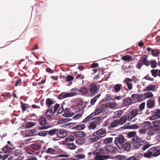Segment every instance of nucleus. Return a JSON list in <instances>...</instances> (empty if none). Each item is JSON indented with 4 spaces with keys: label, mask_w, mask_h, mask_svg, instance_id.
Segmentation results:
<instances>
[{
    "label": "nucleus",
    "mask_w": 160,
    "mask_h": 160,
    "mask_svg": "<svg viewBox=\"0 0 160 160\" xmlns=\"http://www.w3.org/2000/svg\"><path fill=\"white\" fill-rule=\"evenodd\" d=\"M67 147L71 150H73L76 148V145L73 143H67V144H65Z\"/></svg>",
    "instance_id": "38"
},
{
    "label": "nucleus",
    "mask_w": 160,
    "mask_h": 160,
    "mask_svg": "<svg viewBox=\"0 0 160 160\" xmlns=\"http://www.w3.org/2000/svg\"><path fill=\"white\" fill-rule=\"evenodd\" d=\"M131 97L136 102H141L144 100L142 94H133L132 95Z\"/></svg>",
    "instance_id": "8"
},
{
    "label": "nucleus",
    "mask_w": 160,
    "mask_h": 160,
    "mask_svg": "<svg viewBox=\"0 0 160 160\" xmlns=\"http://www.w3.org/2000/svg\"><path fill=\"white\" fill-rule=\"evenodd\" d=\"M125 138L122 135L119 136L115 138V143L119 148L120 145H122L124 143Z\"/></svg>",
    "instance_id": "7"
},
{
    "label": "nucleus",
    "mask_w": 160,
    "mask_h": 160,
    "mask_svg": "<svg viewBox=\"0 0 160 160\" xmlns=\"http://www.w3.org/2000/svg\"><path fill=\"white\" fill-rule=\"evenodd\" d=\"M118 106V105L117 103H116V102L113 99L111 100L109 104V107L112 109L116 108Z\"/></svg>",
    "instance_id": "30"
},
{
    "label": "nucleus",
    "mask_w": 160,
    "mask_h": 160,
    "mask_svg": "<svg viewBox=\"0 0 160 160\" xmlns=\"http://www.w3.org/2000/svg\"><path fill=\"white\" fill-rule=\"evenodd\" d=\"M125 116L126 117L127 121H131L133 118V117L132 116V115H131V114H128L127 115H125Z\"/></svg>",
    "instance_id": "64"
},
{
    "label": "nucleus",
    "mask_w": 160,
    "mask_h": 160,
    "mask_svg": "<svg viewBox=\"0 0 160 160\" xmlns=\"http://www.w3.org/2000/svg\"><path fill=\"white\" fill-rule=\"evenodd\" d=\"M156 88V86L155 85H150L146 87L143 90V92H146L148 91H154Z\"/></svg>",
    "instance_id": "26"
},
{
    "label": "nucleus",
    "mask_w": 160,
    "mask_h": 160,
    "mask_svg": "<svg viewBox=\"0 0 160 160\" xmlns=\"http://www.w3.org/2000/svg\"><path fill=\"white\" fill-rule=\"evenodd\" d=\"M68 135V132L63 130H58L57 133V136L60 138H63L66 137Z\"/></svg>",
    "instance_id": "18"
},
{
    "label": "nucleus",
    "mask_w": 160,
    "mask_h": 160,
    "mask_svg": "<svg viewBox=\"0 0 160 160\" xmlns=\"http://www.w3.org/2000/svg\"><path fill=\"white\" fill-rule=\"evenodd\" d=\"M158 72V69H153L151 71L152 76L154 77H157Z\"/></svg>",
    "instance_id": "48"
},
{
    "label": "nucleus",
    "mask_w": 160,
    "mask_h": 160,
    "mask_svg": "<svg viewBox=\"0 0 160 160\" xmlns=\"http://www.w3.org/2000/svg\"><path fill=\"white\" fill-rule=\"evenodd\" d=\"M74 140V138L73 136L71 135L69 136L68 137L66 138L65 140V144H67V143H70V142H72Z\"/></svg>",
    "instance_id": "31"
},
{
    "label": "nucleus",
    "mask_w": 160,
    "mask_h": 160,
    "mask_svg": "<svg viewBox=\"0 0 160 160\" xmlns=\"http://www.w3.org/2000/svg\"><path fill=\"white\" fill-rule=\"evenodd\" d=\"M132 139L134 147L136 148H140L142 146V143H143L142 142L141 138L137 136L134 137Z\"/></svg>",
    "instance_id": "5"
},
{
    "label": "nucleus",
    "mask_w": 160,
    "mask_h": 160,
    "mask_svg": "<svg viewBox=\"0 0 160 160\" xmlns=\"http://www.w3.org/2000/svg\"><path fill=\"white\" fill-rule=\"evenodd\" d=\"M48 134V131H41L39 132L38 135L42 137H45Z\"/></svg>",
    "instance_id": "46"
},
{
    "label": "nucleus",
    "mask_w": 160,
    "mask_h": 160,
    "mask_svg": "<svg viewBox=\"0 0 160 160\" xmlns=\"http://www.w3.org/2000/svg\"><path fill=\"white\" fill-rule=\"evenodd\" d=\"M155 99H149L147 102V108L149 109H152L155 106Z\"/></svg>",
    "instance_id": "16"
},
{
    "label": "nucleus",
    "mask_w": 160,
    "mask_h": 160,
    "mask_svg": "<svg viewBox=\"0 0 160 160\" xmlns=\"http://www.w3.org/2000/svg\"><path fill=\"white\" fill-rule=\"evenodd\" d=\"M110 156L108 155H102L101 154H96L94 158L95 160H104L110 158Z\"/></svg>",
    "instance_id": "12"
},
{
    "label": "nucleus",
    "mask_w": 160,
    "mask_h": 160,
    "mask_svg": "<svg viewBox=\"0 0 160 160\" xmlns=\"http://www.w3.org/2000/svg\"><path fill=\"white\" fill-rule=\"evenodd\" d=\"M54 113H55L53 112L52 107H51L48 109L46 113L45 116L49 120H51L53 118Z\"/></svg>",
    "instance_id": "11"
},
{
    "label": "nucleus",
    "mask_w": 160,
    "mask_h": 160,
    "mask_svg": "<svg viewBox=\"0 0 160 160\" xmlns=\"http://www.w3.org/2000/svg\"><path fill=\"white\" fill-rule=\"evenodd\" d=\"M2 152L0 151V159H2V160H5L7 159L8 155L7 154H5L4 155H2Z\"/></svg>",
    "instance_id": "55"
},
{
    "label": "nucleus",
    "mask_w": 160,
    "mask_h": 160,
    "mask_svg": "<svg viewBox=\"0 0 160 160\" xmlns=\"http://www.w3.org/2000/svg\"><path fill=\"white\" fill-rule=\"evenodd\" d=\"M113 138H106L104 141L103 143L107 144L112 142Z\"/></svg>",
    "instance_id": "51"
},
{
    "label": "nucleus",
    "mask_w": 160,
    "mask_h": 160,
    "mask_svg": "<svg viewBox=\"0 0 160 160\" xmlns=\"http://www.w3.org/2000/svg\"><path fill=\"white\" fill-rule=\"evenodd\" d=\"M75 92H64V98H66L74 96L75 95Z\"/></svg>",
    "instance_id": "42"
},
{
    "label": "nucleus",
    "mask_w": 160,
    "mask_h": 160,
    "mask_svg": "<svg viewBox=\"0 0 160 160\" xmlns=\"http://www.w3.org/2000/svg\"><path fill=\"white\" fill-rule=\"evenodd\" d=\"M151 123L149 121L144 122L142 124V127L143 128L146 129L147 130L152 129Z\"/></svg>",
    "instance_id": "21"
},
{
    "label": "nucleus",
    "mask_w": 160,
    "mask_h": 160,
    "mask_svg": "<svg viewBox=\"0 0 160 160\" xmlns=\"http://www.w3.org/2000/svg\"><path fill=\"white\" fill-rule=\"evenodd\" d=\"M159 54H160V52L157 49H155L152 51V54L154 57L158 56Z\"/></svg>",
    "instance_id": "39"
},
{
    "label": "nucleus",
    "mask_w": 160,
    "mask_h": 160,
    "mask_svg": "<svg viewBox=\"0 0 160 160\" xmlns=\"http://www.w3.org/2000/svg\"><path fill=\"white\" fill-rule=\"evenodd\" d=\"M122 88V84L119 83L117 84L113 85L112 88V91L115 93H118Z\"/></svg>",
    "instance_id": "17"
},
{
    "label": "nucleus",
    "mask_w": 160,
    "mask_h": 160,
    "mask_svg": "<svg viewBox=\"0 0 160 160\" xmlns=\"http://www.w3.org/2000/svg\"><path fill=\"white\" fill-rule=\"evenodd\" d=\"M119 124V122L118 119L115 120L112 122L111 124V128H114Z\"/></svg>",
    "instance_id": "43"
},
{
    "label": "nucleus",
    "mask_w": 160,
    "mask_h": 160,
    "mask_svg": "<svg viewBox=\"0 0 160 160\" xmlns=\"http://www.w3.org/2000/svg\"><path fill=\"white\" fill-rule=\"evenodd\" d=\"M143 78L146 80L150 81H153L154 80L153 78H151L149 74H148L146 76H145Z\"/></svg>",
    "instance_id": "62"
},
{
    "label": "nucleus",
    "mask_w": 160,
    "mask_h": 160,
    "mask_svg": "<svg viewBox=\"0 0 160 160\" xmlns=\"http://www.w3.org/2000/svg\"><path fill=\"white\" fill-rule=\"evenodd\" d=\"M148 56L146 55H144L140 59L139 62H140L142 64L147 66L150 65V61L147 60Z\"/></svg>",
    "instance_id": "13"
},
{
    "label": "nucleus",
    "mask_w": 160,
    "mask_h": 160,
    "mask_svg": "<svg viewBox=\"0 0 160 160\" xmlns=\"http://www.w3.org/2000/svg\"><path fill=\"white\" fill-rule=\"evenodd\" d=\"M74 79V77L71 75H69L67 76L65 78V81L67 82H71Z\"/></svg>",
    "instance_id": "47"
},
{
    "label": "nucleus",
    "mask_w": 160,
    "mask_h": 160,
    "mask_svg": "<svg viewBox=\"0 0 160 160\" xmlns=\"http://www.w3.org/2000/svg\"><path fill=\"white\" fill-rule=\"evenodd\" d=\"M151 146L152 144H148L144 145L142 144V146L140 148H141L142 151H144L148 148Z\"/></svg>",
    "instance_id": "52"
},
{
    "label": "nucleus",
    "mask_w": 160,
    "mask_h": 160,
    "mask_svg": "<svg viewBox=\"0 0 160 160\" xmlns=\"http://www.w3.org/2000/svg\"><path fill=\"white\" fill-rule=\"evenodd\" d=\"M143 96L144 100L147 98H152L153 96V93L150 92H147L143 93Z\"/></svg>",
    "instance_id": "29"
},
{
    "label": "nucleus",
    "mask_w": 160,
    "mask_h": 160,
    "mask_svg": "<svg viewBox=\"0 0 160 160\" xmlns=\"http://www.w3.org/2000/svg\"><path fill=\"white\" fill-rule=\"evenodd\" d=\"M127 118L125 115H123L120 119L118 120L120 125H123L126 123L127 121Z\"/></svg>",
    "instance_id": "35"
},
{
    "label": "nucleus",
    "mask_w": 160,
    "mask_h": 160,
    "mask_svg": "<svg viewBox=\"0 0 160 160\" xmlns=\"http://www.w3.org/2000/svg\"><path fill=\"white\" fill-rule=\"evenodd\" d=\"M22 154V151L20 150H16L14 152V155L16 156H19Z\"/></svg>",
    "instance_id": "54"
},
{
    "label": "nucleus",
    "mask_w": 160,
    "mask_h": 160,
    "mask_svg": "<svg viewBox=\"0 0 160 160\" xmlns=\"http://www.w3.org/2000/svg\"><path fill=\"white\" fill-rule=\"evenodd\" d=\"M89 89L91 93V96H93L99 92V87L95 83L92 82L89 86Z\"/></svg>",
    "instance_id": "1"
},
{
    "label": "nucleus",
    "mask_w": 160,
    "mask_h": 160,
    "mask_svg": "<svg viewBox=\"0 0 160 160\" xmlns=\"http://www.w3.org/2000/svg\"><path fill=\"white\" fill-rule=\"evenodd\" d=\"M58 131V129H51L48 132V133L50 136H52L56 134H57Z\"/></svg>",
    "instance_id": "40"
},
{
    "label": "nucleus",
    "mask_w": 160,
    "mask_h": 160,
    "mask_svg": "<svg viewBox=\"0 0 160 160\" xmlns=\"http://www.w3.org/2000/svg\"><path fill=\"white\" fill-rule=\"evenodd\" d=\"M79 91L84 96L87 95L89 92V91L85 87H81L79 90Z\"/></svg>",
    "instance_id": "28"
},
{
    "label": "nucleus",
    "mask_w": 160,
    "mask_h": 160,
    "mask_svg": "<svg viewBox=\"0 0 160 160\" xmlns=\"http://www.w3.org/2000/svg\"><path fill=\"white\" fill-rule=\"evenodd\" d=\"M108 107L107 104H104L98 105L94 112L96 115L101 112L106 113L108 112Z\"/></svg>",
    "instance_id": "3"
},
{
    "label": "nucleus",
    "mask_w": 160,
    "mask_h": 160,
    "mask_svg": "<svg viewBox=\"0 0 160 160\" xmlns=\"http://www.w3.org/2000/svg\"><path fill=\"white\" fill-rule=\"evenodd\" d=\"M101 94H99L94 97H93L91 100L90 102V104L91 105H94L97 99L100 97L101 96Z\"/></svg>",
    "instance_id": "33"
},
{
    "label": "nucleus",
    "mask_w": 160,
    "mask_h": 160,
    "mask_svg": "<svg viewBox=\"0 0 160 160\" xmlns=\"http://www.w3.org/2000/svg\"><path fill=\"white\" fill-rule=\"evenodd\" d=\"M94 138H91L90 139V143H93L95 142H97V141L99 139H99L97 137H94Z\"/></svg>",
    "instance_id": "59"
},
{
    "label": "nucleus",
    "mask_w": 160,
    "mask_h": 160,
    "mask_svg": "<svg viewBox=\"0 0 160 160\" xmlns=\"http://www.w3.org/2000/svg\"><path fill=\"white\" fill-rule=\"evenodd\" d=\"M86 140L84 138H78L76 140V143L79 145H82L85 143Z\"/></svg>",
    "instance_id": "32"
},
{
    "label": "nucleus",
    "mask_w": 160,
    "mask_h": 160,
    "mask_svg": "<svg viewBox=\"0 0 160 160\" xmlns=\"http://www.w3.org/2000/svg\"><path fill=\"white\" fill-rule=\"evenodd\" d=\"M70 109L68 108H65L64 111V113L62 114V115L66 117H71L74 114V112H70Z\"/></svg>",
    "instance_id": "15"
},
{
    "label": "nucleus",
    "mask_w": 160,
    "mask_h": 160,
    "mask_svg": "<svg viewBox=\"0 0 160 160\" xmlns=\"http://www.w3.org/2000/svg\"><path fill=\"white\" fill-rule=\"evenodd\" d=\"M115 158L119 160H122L126 158V156L124 155H118L115 156Z\"/></svg>",
    "instance_id": "58"
},
{
    "label": "nucleus",
    "mask_w": 160,
    "mask_h": 160,
    "mask_svg": "<svg viewBox=\"0 0 160 160\" xmlns=\"http://www.w3.org/2000/svg\"><path fill=\"white\" fill-rule=\"evenodd\" d=\"M152 129L155 131H159L160 130V126L158 124H153L152 126Z\"/></svg>",
    "instance_id": "49"
},
{
    "label": "nucleus",
    "mask_w": 160,
    "mask_h": 160,
    "mask_svg": "<svg viewBox=\"0 0 160 160\" xmlns=\"http://www.w3.org/2000/svg\"><path fill=\"white\" fill-rule=\"evenodd\" d=\"M132 82V80L128 78H126L123 81V83L127 85L128 90H130L133 88V85Z\"/></svg>",
    "instance_id": "9"
},
{
    "label": "nucleus",
    "mask_w": 160,
    "mask_h": 160,
    "mask_svg": "<svg viewBox=\"0 0 160 160\" xmlns=\"http://www.w3.org/2000/svg\"><path fill=\"white\" fill-rule=\"evenodd\" d=\"M74 135L77 137L82 138L86 136V134L83 131H77L74 133Z\"/></svg>",
    "instance_id": "23"
},
{
    "label": "nucleus",
    "mask_w": 160,
    "mask_h": 160,
    "mask_svg": "<svg viewBox=\"0 0 160 160\" xmlns=\"http://www.w3.org/2000/svg\"><path fill=\"white\" fill-rule=\"evenodd\" d=\"M88 154L89 156L94 157L96 154H97V150L94 151L92 152H89Z\"/></svg>",
    "instance_id": "63"
},
{
    "label": "nucleus",
    "mask_w": 160,
    "mask_h": 160,
    "mask_svg": "<svg viewBox=\"0 0 160 160\" xmlns=\"http://www.w3.org/2000/svg\"><path fill=\"white\" fill-rule=\"evenodd\" d=\"M76 159H82L85 157V156L84 154H78L74 156Z\"/></svg>",
    "instance_id": "57"
},
{
    "label": "nucleus",
    "mask_w": 160,
    "mask_h": 160,
    "mask_svg": "<svg viewBox=\"0 0 160 160\" xmlns=\"http://www.w3.org/2000/svg\"><path fill=\"white\" fill-rule=\"evenodd\" d=\"M122 59V60L127 61H129L132 59V57L130 55H125L121 58Z\"/></svg>",
    "instance_id": "50"
},
{
    "label": "nucleus",
    "mask_w": 160,
    "mask_h": 160,
    "mask_svg": "<svg viewBox=\"0 0 160 160\" xmlns=\"http://www.w3.org/2000/svg\"><path fill=\"white\" fill-rule=\"evenodd\" d=\"M107 148L108 149V152H110L112 153L116 152L117 150V148L112 145H109L107 146Z\"/></svg>",
    "instance_id": "25"
},
{
    "label": "nucleus",
    "mask_w": 160,
    "mask_h": 160,
    "mask_svg": "<svg viewBox=\"0 0 160 160\" xmlns=\"http://www.w3.org/2000/svg\"><path fill=\"white\" fill-rule=\"evenodd\" d=\"M156 150V148L155 147H153L149 149L146 152L144 153L143 156L146 158H151V156H152L153 153Z\"/></svg>",
    "instance_id": "10"
},
{
    "label": "nucleus",
    "mask_w": 160,
    "mask_h": 160,
    "mask_svg": "<svg viewBox=\"0 0 160 160\" xmlns=\"http://www.w3.org/2000/svg\"><path fill=\"white\" fill-rule=\"evenodd\" d=\"M55 102L52 100H51L50 98H47L46 100V104L48 107L49 108L50 106L53 104Z\"/></svg>",
    "instance_id": "37"
},
{
    "label": "nucleus",
    "mask_w": 160,
    "mask_h": 160,
    "mask_svg": "<svg viewBox=\"0 0 160 160\" xmlns=\"http://www.w3.org/2000/svg\"><path fill=\"white\" fill-rule=\"evenodd\" d=\"M151 67L153 68H155L156 67L157 63L156 61L155 60H151L150 62Z\"/></svg>",
    "instance_id": "56"
},
{
    "label": "nucleus",
    "mask_w": 160,
    "mask_h": 160,
    "mask_svg": "<svg viewBox=\"0 0 160 160\" xmlns=\"http://www.w3.org/2000/svg\"><path fill=\"white\" fill-rule=\"evenodd\" d=\"M40 146L37 144H32L30 146L31 149L33 150V152L34 151H38L40 149Z\"/></svg>",
    "instance_id": "27"
},
{
    "label": "nucleus",
    "mask_w": 160,
    "mask_h": 160,
    "mask_svg": "<svg viewBox=\"0 0 160 160\" xmlns=\"http://www.w3.org/2000/svg\"><path fill=\"white\" fill-rule=\"evenodd\" d=\"M59 107L60 105L58 103H56L54 106H52V107H54L53 112L55 113L57 111V110Z\"/></svg>",
    "instance_id": "61"
},
{
    "label": "nucleus",
    "mask_w": 160,
    "mask_h": 160,
    "mask_svg": "<svg viewBox=\"0 0 160 160\" xmlns=\"http://www.w3.org/2000/svg\"><path fill=\"white\" fill-rule=\"evenodd\" d=\"M35 123L32 122H27L26 124V127L28 128L32 127L35 125Z\"/></svg>",
    "instance_id": "53"
},
{
    "label": "nucleus",
    "mask_w": 160,
    "mask_h": 160,
    "mask_svg": "<svg viewBox=\"0 0 160 160\" xmlns=\"http://www.w3.org/2000/svg\"><path fill=\"white\" fill-rule=\"evenodd\" d=\"M15 147H11L8 145H6L2 149V150L4 153H9L11 152L12 150L15 149Z\"/></svg>",
    "instance_id": "19"
},
{
    "label": "nucleus",
    "mask_w": 160,
    "mask_h": 160,
    "mask_svg": "<svg viewBox=\"0 0 160 160\" xmlns=\"http://www.w3.org/2000/svg\"><path fill=\"white\" fill-rule=\"evenodd\" d=\"M36 131L35 129L28 130L25 131V135L28 136H32L36 134Z\"/></svg>",
    "instance_id": "22"
},
{
    "label": "nucleus",
    "mask_w": 160,
    "mask_h": 160,
    "mask_svg": "<svg viewBox=\"0 0 160 160\" xmlns=\"http://www.w3.org/2000/svg\"><path fill=\"white\" fill-rule=\"evenodd\" d=\"M85 127L84 124H81L74 127V128L77 130H81L83 129Z\"/></svg>",
    "instance_id": "45"
},
{
    "label": "nucleus",
    "mask_w": 160,
    "mask_h": 160,
    "mask_svg": "<svg viewBox=\"0 0 160 160\" xmlns=\"http://www.w3.org/2000/svg\"><path fill=\"white\" fill-rule=\"evenodd\" d=\"M132 100L130 98H127L123 101V103L124 106H128L132 103Z\"/></svg>",
    "instance_id": "24"
},
{
    "label": "nucleus",
    "mask_w": 160,
    "mask_h": 160,
    "mask_svg": "<svg viewBox=\"0 0 160 160\" xmlns=\"http://www.w3.org/2000/svg\"><path fill=\"white\" fill-rule=\"evenodd\" d=\"M150 112L152 115L150 117V120H153L160 118V109H156Z\"/></svg>",
    "instance_id": "6"
},
{
    "label": "nucleus",
    "mask_w": 160,
    "mask_h": 160,
    "mask_svg": "<svg viewBox=\"0 0 160 160\" xmlns=\"http://www.w3.org/2000/svg\"><path fill=\"white\" fill-rule=\"evenodd\" d=\"M97 127L96 122L93 121L90 122L88 127L89 130L94 129Z\"/></svg>",
    "instance_id": "34"
},
{
    "label": "nucleus",
    "mask_w": 160,
    "mask_h": 160,
    "mask_svg": "<svg viewBox=\"0 0 160 160\" xmlns=\"http://www.w3.org/2000/svg\"><path fill=\"white\" fill-rule=\"evenodd\" d=\"M119 148L120 149H123L124 151L128 152L131 148V145L129 142H126L124 144H123L122 145H120V146H119Z\"/></svg>",
    "instance_id": "14"
},
{
    "label": "nucleus",
    "mask_w": 160,
    "mask_h": 160,
    "mask_svg": "<svg viewBox=\"0 0 160 160\" xmlns=\"http://www.w3.org/2000/svg\"><path fill=\"white\" fill-rule=\"evenodd\" d=\"M96 115L94 113V112H93L91 114H90L89 116L87 117L83 121V122H86L88 121H89L90 119L92 118L94 116Z\"/></svg>",
    "instance_id": "41"
},
{
    "label": "nucleus",
    "mask_w": 160,
    "mask_h": 160,
    "mask_svg": "<svg viewBox=\"0 0 160 160\" xmlns=\"http://www.w3.org/2000/svg\"><path fill=\"white\" fill-rule=\"evenodd\" d=\"M38 121L39 125L42 126L38 127V129L39 130L47 129L51 128L52 127L51 125H45L46 123V119L44 117H40Z\"/></svg>",
    "instance_id": "2"
},
{
    "label": "nucleus",
    "mask_w": 160,
    "mask_h": 160,
    "mask_svg": "<svg viewBox=\"0 0 160 160\" xmlns=\"http://www.w3.org/2000/svg\"><path fill=\"white\" fill-rule=\"evenodd\" d=\"M106 134V131L105 129L102 128L100 129L93 133L92 135L93 137H97L100 139H101Z\"/></svg>",
    "instance_id": "4"
},
{
    "label": "nucleus",
    "mask_w": 160,
    "mask_h": 160,
    "mask_svg": "<svg viewBox=\"0 0 160 160\" xmlns=\"http://www.w3.org/2000/svg\"><path fill=\"white\" fill-rule=\"evenodd\" d=\"M136 134V132H129L128 134V136L129 138H131L132 137H135V136Z\"/></svg>",
    "instance_id": "60"
},
{
    "label": "nucleus",
    "mask_w": 160,
    "mask_h": 160,
    "mask_svg": "<svg viewBox=\"0 0 160 160\" xmlns=\"http://www.w3.org/2000/svg\"><path fill=\"white\" fill-rule=\"evenodd\" d=\"M46 152L48 154H56L57 151L55 149L52 148H49L46 150Z\"/></svg>",
    "instance_id": "36"
},
{
    "label": "nucleus",
    "mask_w": 160,
    "mask_h": 160,
    "mask_svg": "<svg viewBox=\"0 0 160 160\" xmlns=\"http://www.w3.org/2000/svg\"><path fill=\"white\" fill-rule=\"evenodd\" d=\"M97 154H109L108 149L107 148H100L98 149H97Z\"/></svg>",
    "instance_id": "20"
},
{
    "label": "nucleus",
    "mask_w": 160,
    "mask_h": 160,
    "mask_svg": "<svg viewBox=\"0 0 160 160\" xmlns=\"http://www.w3.org/2000/svg\"><path fill=\"white\" fill-rule=\"evenodd\" d=\"M123 112L122 110L117 111L114 112V117L117 118L119 117L122 114Z\"/></svg>",
    "instance_id": "44"
}]
</instances>
